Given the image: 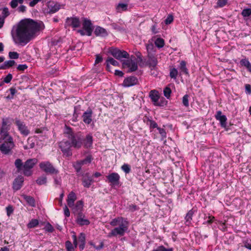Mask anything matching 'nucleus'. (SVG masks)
I'll return each instance as SVG.
<instances>
[{
    "instance_id": "obj_47",
    "label": "nucleus",
    "mask_w": 251,
    "mask_h": 251,
    "mask_svg": "<svg viewBox=\"0 0 251 251\" xmlns=\"http://www.w3.org/2000/svg\"><path fill=\"white\" fill-rule=\"evenodd\" d=\"M148 124L149 125L150 128H156L157 129V127H158L157 123L154 121L149 119L148 120Z\"/></svg>"
},
{
    "instance_id": "obj_39",
    "label": "nucleus",
    "mask_w": 251,
    "mask_h": 251,
    "mask_svg": "<svg viewBox=\"0 0 251 251\" xmlns=\"http://www.w3.org/2000/svg\"><path fill=\"white\" fill-rule=\"evenodd\" d=\"M194 214V212L192 210H189L188 213H187L186 216H185V220L187 224V225H189L191 223V221L192 220V217Z\"/></svg>"
},
{
    "instance_id": "obj_7",
    "label": "nucleus",
    "mask_w": 251,
    "mask_h": 251,
    "mask_svg": "<svg viewBox=\"0 0 251 251\" xmlns=\"http://www.w3.org/2000/svg\"><path fill=\"white\" fill-rule=\"evenodd\" d=\"M39 167L44 172L50 175L57 174L59 173L58 170L55 169L49 161L41 162Z\"/></svg>"
},
{
    "instance_id": "obj_40",
    "label": "nucleus",
    "mask_w": 251,
    "mask_h": 251,
    "mask_svg": "<svg viewBox=\"0 0 251 251\" xmlns=\"http://www.w3.org/2000/svg\"><path fill=\"white\" fill-rule=\"evenodd\" d=\"M38 224V220L35 219H33L29 222L27 226L28 228H31L36 227Z\"/></svg>"
},
{
    "instance_id": "obj_53",
    "label": "nucleus",
    "mask_w": 251,
    "mask_h": 251,
    "mask_svg": "<svg viewBox=\"0 0 251 251\" xmlns=\"http://www.w3.org/2000/svg\"><path fill=\"white\" fill-rule=\"evenodd\" d=\"M129 211L131 212H134L139 209V207L135 204H130L127 207Z\"/></svg>"
},
{
    "instance_id": "obj_24",
    "label": "nucleus",
    "mask_w": 251,
    "mask_h": 251,
    "mask_svg": "<svg viewBox=\"0 0 251 251\" xmlns=\"http://www.w3.org/2000/svg\"><path fill=\"white\" fill-rule=\"evenodd\" d=\"M48 7L50 13H55L60 9V5L56 3H55L53 1L50 2L48 3Z\"/></svg>"
},
{
    "instance_id": "obj_54",
    "label": "nucleus",
    "mask_w": 251,
    "mask_h": 251,
    "mask_svg": "<svg viewBox=\"0 0 251 251\" xmlns=\"http://www.w3.org/2000/svg\"><path fill=\"white\" fill-rule=\"evenodd\" d=\"M82 165L80 164V162L78 160L76 162L75 164L74 165V167L77 172H79L81 170V167Z\"/></svg>"
},
{
    "instance_id": "obj_50",
    "label": "nucleus",
    "mask_w": 251,
    "mask_h": 251,
    "mask_svg": "<svg viewBox=\"0 0 251 251\" xmlns=\"http://www.w3.org/2000/svg\"><path fill=\"white\" fill-rule=\"evenodd\" d=\"M8 56L10 59H16L19 58V54L15 51H10L8 53Z\"/></svg>"
},
{
    "instance_id": "obj_19",
    "label": "nucleus",
    "mask_w": 251,
    "mask_h": 251,
    "mask_svg": "<svg viewBox=\"0 0 251 251\" xmlns=\"http://www.w3.org/2000/svg\"><path fill=\"white\" fill-rule=\"evenodd\" d=\"M93 182V179L89 174L86 173L83 176L82 178V183L83 186L86 188H89Z\"/></svg>"
},
{
    "instance_id": "obj_21",
    "label": "nucleus",
    "mask_w": 251,
    "mask_h": 251,
    "mask_svg": "<svg viewBox=\"0 0 251 251\" xmlns=\"http://www.w3.org/2000/svg\"><path fill=\"white\" fill-rule=\"evenodd\" d=\"M93 142V136L91 134H88L85 138H83V144L86 149H90L92 147Z\"/></svg>"
},
{
    "instance_id": "obj_59",
    "label": "nucleus",
    "mask_w": 251,
    "mask_h": 251,
    "mask_svg": "<svg viewBox=\"0 0 251 251\" xmlns=\"http://www.w3.org/2000/svg\"><path fill=\"white\" fill-rule=\"evenodd\" d=\"M2 18H4L5 19L6 17H7L9 15V12L8 10V9L7 7H4L2 9Z\"/></svg>"
},
{
    "instance_id": "obj_61",
    "label": "nucleus",
    "mask_w": 251,
    "mask_h": 251,
    "mask_svg": "<svg viewBox=\"0 0 251 251\" xmlns=\"http://www.w3.org/2000/svg\"><path fill=\"white\" fill-rule=\"evenodd\" d=\"M227 2V0H218L217 5L220 7H223L225 6Z\"/></svg>"
},
{
    "instance_id": "obj_64",
    "label": "nucleus",
    "mask_w": 251,
    "mask_h": 251,
    "mask_svg": "<svg viewBox=\"0 0 251 251\" xmlns=\"http://www.w3.org/2000/svg\"><path fill=\"white\" fill-rule=\"evenodd\" d=\"M103 60V58L101 56H100V54H96V60L95 62V64H99L102 62Z\"/></svg>"
},
{
    "instance_id": "obj_23",
    "label": "nucleus",
    "mask_w": 251,
    "mask_h": 251,
    "mask_svg": "<svg viewBox=\"0 0 251 251\" xmlns=\"http://www.w3.org/2000/svg\"><path fill=\"white\" fill-rule=\"evenodd\" d=\"M147 63L150 67L155 68L157 64V60L154 54L148 55Z\"/></svg>"
},
{
    "instance_id": "obj_12",
    "label": "nucleus",
    "mask_w": 251,
    "mask_h": 251,
    "mask_svg": "<svg viewBox=\"0 0 251 251\" xmlns=\"http://www.w3.org/2000/svg\"><path fill=\"white\" fill-rule=\"evenodd\" d=\"M83 28L86 32L88 36H91L93 31V25L91 21L86 18H84L82 23Z\"/></svg>"
},
{
    "instance_id": "obj_42",
    "label": "nucleus",
    "mask_w": 251,
    "mask_h": 251,
    "mask_svg": "<svg viewBox=\"0 0 251 251\" xmlns=\"http://www.w3.org/2000/svg\"><path fill=\"white\" fill-rule=\"evenodd\" d=\"M10 93V95H8L6 97V99L7 100H11L14 98V95L17 93V90L15 88L11 87L9 89Z\"/></svg>"
},
{
    "instance_id": "obj_22",
    "label": "nucleus",
    "mask_w": 251,
    "mask_h": 251,
    "mask_svg": "<svg viewBox=\"0 0 251 251\" xmlns=\"http://www.w3.org/2000/svg\"><path fill=\"white\" fill-rule=\"evenodd\" d=\"M94 33L96 36H100L102 37H106L108 35V32L106 30L100 26H97L95 30Z\"/></svg>"
},
{
    "instance_id": "obj_45",
    "label": "nucleus",
    "mask_w": 251,
    "mask_h": 251,
    "mask_svg": "<svg viewBox=\"0 0 251 251\" xmlns=\"http://www.w3.org/2000/svg\"><path fill=\"white\" fill-rule=\"evenodd\" d=\"M178 75V71L176 69L174 68L170 70V76L172 78L176 79Z\"/></svg>"
},
{
    "instance_id": "obj_8",
    "label": "nucleus",
    "mask_w": 251,
    "mask_h": 251,
    "mask_svg": "<svg viewBox=\"0 0 251 251\" xmlns=\"http://www.w3.org/2000/svg\"><path fill=\"white\" fill-rule=\"evenodd\" d=\"M15 124L17 127L18 131L24 136H27L30 133V130L24 122L21 120L15 118Z\"/></svg>"
},
{
    "instance_id": "obj_60",
    "label": "nucleus",
    "mask_w": 251,
    "mask_h": 251,
    "mask_svg": "<svg viewBox=\"0 0 251 251\" xmlns=\"http://www.w3.org/2000/svg\"><path fill=\"white\" fill-rule=\"evenodd\" d=\"M173 20H174V17L172 15H168V17H167V18L165 20V23L166 25L170 24L171 23H172V22L173 21Z\"/></svg>"
},
{
    "instance_id": "obj_37",
    "label": "nucleus",
    "mask_w": 251,
    "mask_h": 251,
    "mask_svg": "<svg viewBox=\"0 0 251 251\" xmlns=\"http://www.w3.org/2000/svg\"><path fill=\"white\" fill-rule=\"evenodd\" d=\"M154 44L157 48H162L165 45V42L163 39L161 38H157L155 40Z\"/></svg>"
},
{
    "instance_id": "obj_34",
    "label": "nucleus",
    "mask_w": 251,
    "mask_h": 251,
    "mask_svg": "<svg viewBox=\"0 0 251 251\" xmlns=\"http://www.w3.org/2000/svg\"><path fill=\"white\" fill-rule=\"evenodd\" d=\"M15 166L17 169L18 172L23 171L24 164L21 159H17L15 161Z\"/></svg>"
},
{
    "instance_id": "obj_38",
    "label": "nucleus",
    "mask_w": 251,
    "mask_h": 251,
    "mask_svg": "<svg viewBox=\"0 0 251 251\" xmlns=\"http://www.w3.org/2000/svg\"><path fill=\"white\" fill-rule=\"evenodd\" d=\"M27 144L24 147L25 150L32 149L34 147L35 143L31 138H28L27 140Z\"/></svg>"
},
{
    "instance_id": "obj_57",
    "label": "nucleus",
    "mask_w": 251,
    "mask_h": 251,
    "mask_svg": "<svg viewBox=\"0 0 251 251\" xmlns=\"http://www.w3.org/2000/svg\"><path fill=\"white\" fill-rule=\"evenodd\" d=\"M6 210L7 213V215L8 216H10L11 214L13 212V208L12 205H9L6 207Z\"/></svg>"
},
{
    "instance_id": "obj_25",
    "label": "nucleus",
    "mask_w": 251,
    "mask_h": 251,
    "mask_svg": "<svg viewBox=\"0 0 251 251\" xmlns=\"http://www.w3.org/2000/svg\"><path fill=\"white\" fill-rule=\"evenodd\" d=\"M149 97L153 102V104L154 103L157 102L159 100L160 96L158 92L156 90H152L150 92Z\"/></svg>"
},
{
    "instance_id": "obj_52",
    "label": "nucleus",
    "mask_w": 251,
    "mask_h": 251,
    "mask_svg": "<svg viewBox=\"0 0 251 251\" xmlns=\"http://www.w3.org/2000/svg\"><path fill=\"white\" fill-rule=\"evenodd\" d=\"M111 26L113 29L121 32L124 31L125 30V29L124 28L122 27L121 26H119L115 23L112 24L111 25Z\"/></svg>"
},
{
    "instance_id": "obj_26",
    "label": "nucleus",
    "mask_w": 251,
    "mask_h": 251,
    "mask_svg": "<svg viewBox=\"0 0 251 251\" xmlns=\"http://www.w3.org/2000/svg\"><path fill=\"white\" fill-rule=\"evenodd\" d=\"M76 200V196L75 194L72 191L68 196L67 204L70 207H72L74 205V202Z\"/></svg>"
},
{
    "instance_id": "obj_20",
    "label": "nucleus",
    "mask_w": 251,
    "mask_h": 251,
    "mask_svg": "<svg viewBox=\"0 0 251 251\" xmlns=\"http://www.w3.org/2000/svg\"><path fill=\"white\" fill-rule=\"evenodd\" d=\"M138 82L137 78L135 76H130L125 79L123 85L125 87H130L136 84Z\"/></svg>"
},
{
    "instance_id": "obj_48",
    "label": "nucleus",
    "mask_w": 251,
    "mask_h": 251,
    "mask_svg": "<svg viewBox=\"0 0 251 251\" xmlns=\"http://www.w3.org/2000/svg\"><path fill=\"white\" fill-rule=\"evenodd\" d=\"M106 62L115 66L119 65V62L112 57H108L106 60Z\"/></svg>"
},
{
    "instance_id": "obj_31",
    "label": "nucleus",
    "mask_w": 251,
    "mask_h": 251,
    "mask_svg": "<svg viewBox=\"0 0 251 251\" xmlns=\"http://www.w3.org/2000/svg\"><path fill=\"white\" fill-rule=\"evenodd\" d=\"M148 55L154 54L156 49L152 43L148 44L146 46Z\"/></svg>"
},
{
    "instance_id": "obj_56",
    "label": "nucleus",
    "mask_w": 251,
    "mask_h": 251,
    "mask_svg": "<svg viewBox=\"0 0 251 251\" xmlns=\"http://www.w3.org/2000/svg\"><path fill=\"white\" fill-rule=\"evenodd\" d=\"M65 247L67 250H74V247L70 241L65 242Z\"/></svg>"
},
{
    "instance_id": "obj_10",
    "label": "nucleus",
    "mask_w": 251,
    "mask_h": 251,
    "mask_svg": "<svg viewBox=\"0 0 251 251\" xmlns=\"http://www.w3.org/2000/svg\"><path fill=\"white\" fill-rule=\"evenodd\" d=\"M111 54L117 59H121L122 58H128L129 54L125 50H121L117 48H111L109 50Z\"/></svg>"
},
{
    "instance_id": "obj_14",
    "label": "nucleus",
    "mask_w": 251,
    "mask_h": 251,
    "mask_svg": "<svg viewBox=\"0 0 251 251\" xmlns=\"http://www.w3.org/2000/svg\"><path fill=\"white\" fill-rule=\"evenodd\" d=\"M76 223L80 226H88L90 224V222L87 219L85 215L83 213H80L76 215Z\"/></svg>"
},
{
    "instance_id": "obj_62",
    "label": "nucleus",
    "mask_w": 251,
    "mask_h": 251,
    "mask_svg": "<svg viewBox=\"0 0 251 251\" xmlns=\"http://www.w3.org/2000/svg\"><path fill=\"white\" fill-rule=\"evenodd\" d=\"M157 130L159 131V133L163 137H166V132L164 128H160L159 127H157Z\"/></svg>"
},
{
    "instance_id": "obj_5",
    "label": "nucleus",
    "mask_w": 251,
    "mask_h": 251,
    "mask_svg": "<svg viewBox=\"0 0 251 251\" xmlns=\"http://www.w3.org/2000/svg\"><path fill=\"white\" fill-rule=\"evenodd\" d=\"M14 146L13 140H3L2 143H0V151L3 154H9L11 153Z\"/></svg>"
},
{
    "instance_id": "obj_15",
    "label": "nucleus",
    "mask_w": 251,
    "mask_h": 251,
    "mask_svg": "<svg viewBox=\"0 0 251 251\" xmlns=\"http://www.w3.org/2000/svg\"><path fill=\"white\" fill-rule=\"evenodd\" d=\"M72 208L73 212L75 215L83 213V201L82 200L77 201Z\"/></svg>"
},
{
    "instance_id": "obj_43",
    "label": "nucleus",
    "mask_w": 251,
    "mask_h": 251,
    "mask_svg": "<svg viewBox=\"0 0 251 251\" xmlns=\"http://www.w3.org/2000/svg\"><path fill=\"white\" fill-rule=\"evenodd\" d=\"M172 91L170 88L166 87L163 90L164 96L168 99H170Z\"/></svg>"
},
{
    "instance_id": "obj_6",
    "label": "nucleus",
    "mask_w": 251,
    "mask_h": 251,
    "mask_svg": "<svg viewBox=\"0 0 251 251\" xmlns=\"http://www.w3.org/2000/svg\"><path fill=\"white\" fill-rule=\"evenodd\" d=\"M38 160L36 158L27 159L24 164L23 174L25 176H30L32 174V169L37 164Z\"/></svg>"
},
{
    "instance_id": "obj_33",
    "label": "nucleus",
    "mask_w": 251,
    "mask_h": 251,
    "mask_svg": "<svg viewBox=\"0 0 251 251\" xmlns=\"http://www.w3.org/2000/svg\"><path fill=\"white\" fill-rule=\"evenodd\" d=\"M168 104V101L163 97L159 98V100L156 102L154 103L155 106H160V107H164L166 106Z\"/></svg>"
},
{
    "instance_id": "obj_51",
    "label": "nucleus",
    "mask_w": 251,
    "mask_h": 251,
    "mask_svg": "<svg viewBox=\"0 0 251 251\" xmlns=\"http://www.w3.org/2000/svg\"><path fill=\"white\" fill-rule=\"evenodd\" d=\"M122 170L126 174H128L131 171L130 167L127 164H124L121 167Z\"/></svg>"
},
{
    "instance_id": "obj_46",
    "label": "nucleus",
    "mask_w": 251,
    "mask_h": 251,
    "mask_svg": "<svg viewBox=\"0 0 251 251\" xmlns=\"http://www.w3.org/2000/svg\"><path fill=\"white\" fill-rule=\"evenodd\" d=\"M152 251H173L172 248H166L161 245L158 247L156 249L153 250Z\"/></svg>"
},
{
    "instance_id": "obj_1",
    "label": "nucleus",
    "mask_w": 251,
    "mask_h": 251,
    "mask_svg": "<svg viewBox=\"0 0 251 251\" xmlns=\"http://www.w3.org/2000/svg\"><path fill=\"white\" fill-rule=\"evenodd\" d=\"M42 23H38L31 19L21 20L13 26L11 34L16 45L24 46L35 37L40 30Z\"/></svg>"
},
{
    "instance_id": "obj_49",
    "label": "nucleus",
    "mask_w": 251,
    "mask_h": 251,
    "mask_svg": "<svg viewBox=\"0 0 251 251\" xmlns=\"http://www.w3.org/2000/svg\"><path fill=\"white\" fill-rule=\"evenodd\" d=\"M189 95L186 94L182 98V103L186 107L189 106Z\"/></svg>"
},
{
    "instance_id": "obj_29",
    "label": "nucleus",
    "mask_w": 251,
    "mask_h": 251,
    "mask_svg": "<svg viewBox=\"0 0 251 251\" xmlns=\"http://www.w3.org/2000/svg\"><path fill=\"white\" fill-rule=\"evenodd\" d=\"M93 160V157L91 154L87 155L85 158L83 159L78 160L80 164L83 165L89 164L91 163L92 161Z\"/></svg>"
},
{
    "instance_id": "obj_58",
    "label": "nucleus",
    "mask_w": 251,
    "mask_h": 251,
    "mask_svg": "<svg viewBox=\"0 0 251 251\" xmlns=\"http://www.w3.org/2000/svg\"><path fill=\"white\" fill-rule=\"evenodd\" d=\"M12 77V75L11 74H8L6 75V76L4 78L2 82H4V83H8L11 81Z\"/></svg>"
},
{
    "instance_id": "obj_30",
    "label": "nucleus",
    "mask_w": 251,
    "mask_h": 251,
    "mask_svg": "<svg viewBox=\"0 0 251 251\" xmlns=\"http://www.w3.org/2000/svg\"><path fill=\"white\" fill-rule=\"evenodd\" d=\"M178 68L180 71L183 74L185 75L189 74L188 70L186 68V63L185 61L182 60L180 61Z\"/></svg>"
},
{
    "instance_id": "obj_63",
    "label": "nucleus",
    "mask_w": 251,
    "mask_h": 251,
    "mask_svg": "<svg viewBox=\"0 0 251 251\" xmlns=\"http://www.w3.org/2000/svg\"><path fill=\"white\" fill-rule=\"evenodd\" d=\"M53 179L54 184L56 186L61 185V179L60 177L58 178L57 176H53Z\"/></svg>"
},
{
    "instance_id": "obj_16",
    "label": "nucleus",
    "mask_w": 251,
    "mask_h": 251,
    "mask_svg": "<svg viewBox=\"0 0 251 251\" xmlns=\"http://www.w3.org/2000/svg\"><path fill=\"white\" fill-rule=\"evenodd\" d=\"M66 23L68 25L74 28L79 27L81 24L79 18L77 17L67 18Z\"/></svg>"
},
{
    "instance_id": "obj_3",
    "label": "nucleus",
    "mask_w": 251,
    "mask_h": 251,
    "mask_svg": "<svg viewBox=\"0 0 251 251\" xmlns=\"http://www.w3.org/2000/svg\"><path fill=\"white\" fill-rule=\"evenodd\" d=\"M11 125L9 118L2 119L1 126L0 128V143H2L3 140H13L9 133Z\"/></svg>"
},
{
    "instance_id": "obj_55",
    "label": "nucleus",
    "mask_w": 251,
    "mask_h": 251,
    "mask_svg": "<svg viewBox=\"0 0 251 251\" xmlns=\"http://www.w3.org/2000/svg\"><path fill=\"white\" fill-rule=\"evenodd\" d=\"M78 240L80 243H85L86 237L84 233H80L78 236Z\"/></svg>"
},
{
    "instance_id": "obj_2",
    "label": "nucleus",
    "mask_w": 251,
    "mask_h": 251,
    "mask_svg": "<svg viewBox=\"0 0 251 251\" xmlns=\"http://www.w3.org/2000/svg\"><path fill=\"white\" fill-rule=\"evenodd\" d=\"M110 224L112 226H116L113 228L108 234V237L113 236H123L127 231L129 226V222L126 219L122 217H118L113 219Z\"/></svg>"
},
{
    "instance_id": "obj_11",
    "label": "nucleus",
    "mask_w": 251,
    "mask_h": 251,
    "mask_svg": "<svg viewBox=\"0 0 251 251\" xmlns=\"http://www.w3.org/2000/svg\"><path fill=\"white\" fill-rule=\"evenodd\" d=\"M108 183H110L111 186L118 185L120 183V176L117 173H112L106 176Z\"/></svg>"
},
{
    "instance_id": "obj_36",
    "label": "nucleus",
    "mask_w": 251,
    "mask_h": 251,
    "mask_svg": "<svg viewBox=\"0 0 251 251\" xmlns=\"http://www.w3.org/2000/svg\"><path fill=\"white\" fill-rule=\"evenodd\" d=\"M47 182V177L44 175L38 177L36 180V183L39 185H45L46 184Z\"/></svg>"
},
{
    "instance_id": "obj_35",
    "label": "nucleus",
    "mask_w": 251,
    "mask_h": 251,
    "mask_svg": "<svg viewBox=\"0 0 251 251\" xmlns=\"http://www.w3.org/2000/svg\"><path fill=\"white\" fill-rule=\"evenodd\" d=\"M240 64L245 66L250 72H251V64L247 59H243L240 61Z\"/></svg>"
},
{
    "instance_id": "obj_28",
    "label": "nucleus",
    "mask_w": 251,
    "mask_h": 251,
    "mask_svg": "<svg viewBox=\"0 0 251 251\" xmlns=\"http://www.w3.org/2000/svg\"><path fill=\"white\" fill-rule=\"evenodd\" d=\"M16 62L14 60H8L5 61L2 64L0 65V70H6L10 67L13 66Z\"/></svg>"
},
{
    "instance_id": "obj_9",
    "label": "nucleus",
    "mask_w": 251,
    "mask_h": 251,
    "mask_svg": "<svg viewBox=\"0 0 251 251\" xmlns=\"http://www.w3.org/2000/svg\"><path fill=\"white\" fill-rule=\"evenodd\" d=\"M71 143L66 140H63L59 144V147L63 154L67 157L72 155V151L71 149Z\"/></svg>"
},
{
    "instance_id": "obj_44",
    "label": "nucleus",
    "mask_w": 251,
    "mask_h": 251,
    "mask_svg": "<svg viewBox=\"0 0 251 251\" xmlns=\"http://www.w3.org/2000/svg\"><path fill=\"white\" fill-rule=\"evenodd\" d=\"M241 15L244 17H248L251 15V8H245L241 12Z\"/></svg>"
},
{
    "instance_id": "obj_32",
    "label": "nucleus",
    "mask_w": 251,
    "mask_h": 251,
    "mask_svg": "<svg viewBox=\"0 0 251 251\" xmlns=\"http://www.w3.org/2000/svg\"><path fill=\"white\" fill-rule=\"evenodd\" d=\"M128 4L125 3H119L116 7L117 11L118 12H122L127 10Z\"/></svg>"
},
{
    "instance_id": "obj_4",
    "label": "nucleus",
    "mask_w": 251,
    "mask_h": 251,
    "mask_svg": "<svg viewBox=\"0 0 251 251\" xmlns=\"http://www.w3.org/2000/svg\"><path fill=\"white\" fill-rule=\"evenodd\" d=\"M68 138L71 141V145L75 149H80L83 145V136L80 132L69 133Z\"/></svg>"
},
{
    "instance_id": "obj_17",
    "label": "nucleus",
    "mask_w": 251,
    "mask_h": 251,
    "mask_svg": "<svg viewBox=\"0 0 251 251\" xmlns=\"http://www.w3.org/2000/svg\"><path fill=\"white\" fill-rule=\"evenodd\" d=\"M93 111L90 108H88L84 112L82 116L83 122L87 125L90 124L92 122Z\"/></svg>"
},
{
    "instance_id": "obj_27",
    "label": "nucleus",
    "mask_w": 251,
    "mask_h": 251,
    "mask_svg": "<svg viewBox=\"0 0 251 251\" xmlns=\"http://www.w3.org/2000/svg\"><path fill=\"white\" fill-rule=\"evenodd\" d=\"M22 197L24 198V199L26 201L27 203L29 206H31L32 207L35 206V201L32 197L30 196H27L25 194H23L22 195Z\"/></svg>"
},
{
    "instance_id": "obj_18",
    "label": "nucleus",
    "mask_w": 251,
    "mask_h": 251,
    "mask_svg": "<svg viewBox=\"0 0 251 251\" xmlns=\"http://www.w3.org/2000/svg\"><path fill=\"white\" fill-rule=\"evenodd\" d=\"M215 118L217 120L220 121L221 126L222 127H226L227 118L225 115H222V112L221 111L217 112L216 114L215 115Z\"/></svg>"
},
{
    "instance_id": "obj_13",
    "label": "nucleus",
    "mask_w": 251,
    "mask_h": 251,
    "mask_svg": "<svg viewBox=\"0 0 251 251\" xmlns=\"http://www.w3.org/2000/svg\"><path fill=\"white\" fill-rule=\"evenodd\" d=\"M24 181V177L22 176H19L13 181L12 188L14 191H17L20 190L23 186Z\"/></svg>"
},
{
    "instance_id": "obj_41",
    "label": "nucleus",
    "mask_w": 251,
    "mask_h": 251,
    "mask_svg": "<svg viewBox=\"0 0 251 251\" xmlns=\"http://www.w3.org/2000/svg\"><path fill=\"white\" fill-rule=\"evenodd\" d=\"M138 69V65L136 61L132 60L130 66L129 67V71L130 72L135 71Z\"/></svg>"
}]
</instances>
